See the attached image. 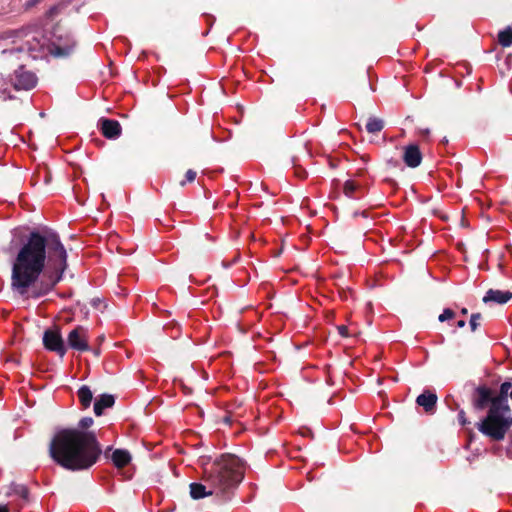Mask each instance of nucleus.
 <instances>
[{"mask_svg":"<svg viewBox=\"0 0 512 512\" xmlns=\"http://www.w3.org/2000/svg\"><path fill=\"white\" fill-rule=\"evenodd\" d=\"M111 460L117 469H122L130 464L132 456L128 450L115 449L111 454Z\"/></svg>","mask_w":512,"mask_h":512,"instance_id":"15","label":"nucleus"},{"mask_svg":"<svg viewBox=\"0 0 512 512\" xmlns=\"http://www.w3.org/2000/svg\"><path fill=\"white\" fill-rule=\"evenodd\" d=\"M512 388V382L505 381L501 384L499 393L496 395V403L501 405H509L508 404V394L509 390Z\"/></svg>","mask_w":512,"mask_h":512,"instance_id":"19","label":"nucleus"},{"mask_svg":"<svg viewBox=\"0 0 512 512\" xmlns=\"http://www.w3.org/2000/svg\"><path fill=\"white\" fill-rule=\"evenodd\" d=\"M404 163L411 168H416L421 164L422 153L417 145H408L403 154Z\"/></svg>","mask_w":512,"mask_h":512,"instance_id":"12","label":"nucleus"},{"mask_svg":"<svg viewBox=\"0 0 512 512\" xmlns=\"http://www.w3.org/2000/svg\"><path fill=\"white\" fill-rule=\"evenodd\" d=\"M88 340V330L81 325L72 329L67 336L68 347L78 352H87L90 350Z\"/></svg>","mask_w":512,"mask_h":512,"instance_id":"7","label":"nucleus"},{"mask_svg":"<svg viewBox=\"0 0 512 512\" xmlns=\"http://www.w3.org/2000/svg\"><path fill=\"white\" fill-rule=\"evenodd\" d=\"M12 84L16 90H30L37 84L36 75L20 66L14 71V75L11 79Z\"/></svg>","mask_w":512,"mask_h":512,"instance_id":"9","label":"nucleus"},{"mask_svg":"<svg viewBox=\"0 0 512 512\" xmlns=\"http://www.w3.org/2000/svg\"><path fill=\"white\" fill-rule=\"evenodd\" d=\"M43 345L47 350L57 353L60 357H63L67 352L59 328L45 330L43 334Z\"/></svg>","mask_w":512,"mask_h":512,"instance_id":"8","label":"nucleus"},{"mask_svg":"<svg viewBox=\"0 0 512 512\" xmlns=\"http://www.w3.org/2000/svg\"><path fill=\"white\" fill-rule=\"evenodd\" d=\"M445 403L447 404V406L450 410L459 409V404L455 402L453 396H451V395H448L445 397Z\"/></svg>","mask_w":512,"mask_h":512,"instance_id":"27","label":"nucleus"},{"mask_svg":"<svg viewBox=\"0 0 512 512\" xmlns=\"http://www.w3.org/2000/svg\"><path fill=\"white\" fill-rule=\"evenodd\" d=\"M10 489L11 493L19 495L24 500H28L29 490L25 485L13 483Z\"/></svg>","mask_w":512,"mask_h":512,"instance_id":"21","label":"nucleus"},{"mask_svg":"<svg viewBox=\"0 0 512 512\" xmlns=\"http://www.w3.org/2000/svg\"><path fill=\"white\" fill-rule=\"evenodd\" d=\"M359 188V186L356 184V182L352 181V180H347L345 183H344V187H343V191H344V194L347 196V197H353V194L354 192Z\"/></svg>","mask_w":512,"mask_h":512,"instance_id":"23","label":"nucleus"},{"mask_svg":"<svg viewBox=\"0 0 512 512\" xmlns=\"http://www.w3.org/2000/svg\"><path fill=\"white\" fill-rule=\"evenodd\" d=\"M456 325L458 328H463V327H465L466 322H465V320H459Z\"/></svg>","mask_w":512,"mask_h":512,"instance_id":"36","label":"nucleus"},{"mask_svg":"<svg viewBox=\"0 0 512 512\" xmlns=\"http://www.w3.org/2000/svg\"><path fill=\"white\" fill-rule=\"evenodd\" d=\"M76 47L75 41L69 37L59 35L55 40L48 44V53L55 58H66L70 56Z\"/></svg>","mask_w":512,"mask_h":512,"instance_id":"6","label":"nucleus"},{"mask_svg":"<svg viewBox=\"0 0 512 512\" xmlns=\"http://www.w3.org/2000/svg\"><path fill=\"white\" fill-rule=\"evenodd\" d=\"M337 330H338V333H339L342 337H348V336H349L347 326H345V325H339V326H337Z\"/></svg>","mask_w":512,"mask_h":512,"instance_id":"29","label":"nucleus"},{"mask_svg":"<svg viewBox=\"0 0 512 512\" xmlns=\"http://www.w3.org/2000/svg\"><path fill=\"white\" fill-rule=\"evenodd\" d=\"M190 496L194 500H199L207 496L215 494V489H212L207 485L193 482L189 485Z\"/></svg>","mask_w":512,"mask_h":512,"instance_id":"14","label":"nucleus"},{"mask_svg":"<svg viewBox=\"0 0 512 512\" xmlns=\"http://www.w3.org/2000/svg\"><path fill=\"white\" fill-rule=\"evenodd\" d=\"M223 422H224L225 424L230 425V424L232 423V417H231L230 415H226V416H224V417H223Z\"/></svg>","mask_w":512,"mask_h":512,"instance_id":"32","label":"nucleus"},{"mask_svg":"<svg viewBox=\"0 0 512 512\" xmlns=\"http://www.w3.org/2000/svg\"><path fill=\"white\" fill-rule=\"evenodd\" d=\"M384 128V121L377 117H370L366 124L367 132L376 134Z\"/></svg>","mask_w":512,"mask_h":512,"instance_id":"20","label":"nucleus"},{"mask_svg":"<svg viewBox=\"0 0 512 512\" xmlns=\"http://www.w3.org/2000/svg\"><path fill=\"white\" fill-rule=\"evenodd\" d=\"M438 397L435 392L431 390H424L416 398V404L421 406L425 413L433 415L436 412Z\"/></svg>","mask_w":512,"mask_h":512,"instance_id":"11","label":"nucleus"},{"mask_svg":"<svg viewBox=\"0 0 512 512\" xmlns=\"http://www.w3.org/2000/svg\"><path fill=\"white\" fill-rule=\"evenodd\" d=\"M455 312L450 308H445L443 312L439 315L438 320L440 322H444L455 317Z\"/></svg>","mask_w":512,"mask_h":512,"instance_id":"26","label":"nucleus"},{"mask_svg":"<svg viewBox=\"0 0 512 512\" xmlns=\"http://www.w3.org/2000/svg\"><path fill=\"white\" fill-rule=\"evenodd\" d=\"M243 478L244 463L234 454H221L211 464L203 465L202 479L224 499H229Z\"/></svg>","mask_w":512,"mask_h":512,"instance_id":"3","label":"nucleus"},{"mask_svg":"<svg viewBox=\"0 0 512 512\" xmlns=\"http://www.w3.org/2000/svg\"><path fill=\"white\" fill-rule=\"evenodd\" d=\"M468 313V310L466 308H463L461 310V314L466 315Z\"/></svg>","mask_w":512,"mask_h":512,"instance_id":"38","label":"nucleus"},{"mask_svg":"<svg viewBox=\"0 0 512 512\" xmlns=\"http://www.w3.org/2000/svg\"><path fill=\"white\" fill-rule=\"evenodd\" d=\"M94 354L99 355V350L98 349L94 350Z\"/></svg>","mask_w":512,"mask_h":512,"instance_id":"39","label":"nucleus"},{"mask_svg":"<svg viewBox=\"0 0 512 512\" xmlns=\"http://www.w3.org/2000/svg\"><path fill=\"white\" fill-rule=\"evenodd\" d=\"M197 173L196 171L189 169L185 173V180L180 181V186L184 187L186 183H192L196 179Z\"/></svg>","mask_w":512,"mask_h":512,"instance_id":"25","label":"nucleus"},{"mask_svg":"<svg viewBox=\"0 0 512 512\" xmlns=\"http://www.w3.org/2000/svg\"><path fill=\"white\" fill-rule=\"evenodd\" d=\"M496 395L487 385L477 386L471 395L472 408L476 412H481L486 408L494 406Z\"/></svg>","mask_w":512,"mask_h":512,"instance_id":"5","label":"nucleus"},{"mask_svg":"<svg viewBox=\"0 0 512 512\" xmlns=\"http://www.w3.org/2000/svg\"><path fill=\"white\" fill-rule=\"evenodd\" d=\"M93 418L84 417L78 428L59 430L49 445V455L62 468L70 471L88 470L99 460L102 449L93 431H85Z\"/></svg>","mask_w":512,"mask_h":512,"instance_id":"2","label":"nucleus"},{"mask_svg":"<svg viewBox=\"0 0 512 512\" xmlns=\"http://www.w3.org/2000/svg\"><path fill=\"white\" fill-rule=\"evenodd\" d=\"M510 412L509 405L494 403V406L488 409L486 417L476 423V427L482 434L492 440L501 441L512 427Z\"/></svg>","mask_w":512,"mask_h":512,"instance_id":"4","label":"nucleus"},{"mask_svg":"<svg viewBox=\"0 0 512 512\" xmlns=\"http://www.w3.org/2000/svg\"><path fill=\"white\" fill-rule=\"evenodd\" d=\"M0 512H10L8 505H0Z\"/></svg>","mask_w":512,"mask_h":512,"instance_id":"35","label":"nucleus"},{"mask_svg":"<svg viewBox=\"0 0 512 512\" xmlns=\"http://www.w3.org/2000/svg\"><path fill=\"white\" fill-rule=\"evenodd\" d=\"M512 299V292L489 289L483 297V302H495L497 304H505Z\"/></svg>","mask_w":512,"mask_h":512,"instance_id":"13","label":"nucleus"},{"mask_svg":"<svg viewBox=\"0 0 512 512\" xmlns=\"http://www.w3.org/2000/svg\"><path fill=\"white\" fill-rule=\"evenodd\" d=\"M497 44L503 48L512 46V34H497Z\"/></svg>","mask_w":512,"mask_h":512,"instance_id":"22","label":"nucleus"},{"mask_svg":"<svg viewBox=\"0 0 512 512\" xmlns=\"http://www.w3.org/2000/svg\"><path fill=\"white\" fill-rule=\"evenodd\" d=\"M499 32H505V33L512 32V27L510 25H507L506 27L501 29Z\"/></svg>","mask_w":512,"mask_h":512,"instance_id":"34","label":"nucleus"},{"mask_svg":"<svg viewBox=\"0 0 512 512\" xmlns=\"http://www.w3.org/2000/svg\"><path fill=\"white\" fill-rule=\"evenodd\" d=\"M67 251L59 235L32 231L12 263L11 289L25 299H39L50 293L68 268Z\"/></svg>","mask_w":512,"mask_h":512,"instance_id":"1","label":"nucleus"},{"mask_svg":"<svg viewBox=\"0 0 512 512\" xmlns=\"http://www.w3.org/2000/svg\"><path fill=\"white\" fill-rule=\"evenodd\" d=\"M508 397H510L512 399V389H511L510 393L508 394Z\"/></svg>","mask_w":512,"mask_h":512,"instance_id":"40","label":"nucleus"},{"mask_svg":"<svg viewBox=\"0 0 512 512\" xmlns=\"http://www.w3.org/2000/svg\"><path fill=\"white\" fill-rule=\"evenodd\" d=\"M77 395L84 409L90 407L93 399V394L91 389L87 385L81 386L77 392Z\"/></svg>","mask_w":512,"mask_h":512,"instance_id":"18","label":"nucleus"},{"mask_svg":"<svg viewBox=\"0 0 512 512\" xmlns=\"http://www.w3.org/2000/svg\"><path fill=\"white\" fill-rule=\"evenodd\" d=\"M114 40L120 41L124 44L129 43V40L125 36H119V37L115 38Z\"/></svg>","mask_w":512,"mask_h":512,"instance_id":"33","label":"nucleus"},{"mask_svg":"<svg viewBox=\"0 0 512 512\" xmlns=\"http://www.w3.org/2000/svg\"><path fill=\"white\" fill-rule=\"evenodd\" d=\"M300 154L310 158L311 154L306 149H301L300 153L293 154L291 156V164L294 169V174L299 179H305L307 177L306 170L300 164Z\"/></svg>","mask_w":512,"mask_h":512,"instance_id":"17","label":"nucleus"},{"mask_svg":"<svg viewBox=\"0 0 512 512\" xmlns=\"http://www.w3.org/2000/svg\"><path fill=\"white\" fill-rule=\"evenodd\" d=\"M482 320L481 313H473L471 315L469 324L472 332H475L480 325V321Z\"/></svg>","mask_w":512,"mask_h":512,"instance_id":"24","label":"nucleus"},{"mask_svg":"<svg viewBox=\"0 0 512 512\" xmlns=\"http://www.w3.org/2000/svg\"><path fill=\"white\" fill-rule=\"evenodd\" d=\"M58 9H59L58 6L51 7L50 10L47 12V16L53 17L54 15H56L58 13Z\"/></svg>","mask_w":512,"mask_h":512,"instance_id":"30","label":"nucleus"},{"mask_svg":"<svg viewBox=\"0 0 512 512\" xmlns=\"http://www.w3.org/2000/svg\"><path fill=\"white\" fill-rule=\"evenodd\" d=\"M42 0H28L25 4L26 8H31L36 4L40 3Z\"/></svg>","mask_w":512,"mask_h":512,"instance_id":"31","label":"nucleus"},{"mask_svg":"<svg viewBox=\"0 0 512 512\" xmlns=\"http://www.w3.org/2000/svg\"><path fill=\"white\" fill-rule=\"evenodd\" d=\"M104 339V336L99 337V341H102Z\"/></svg>","mask_w":512,"mask_h":512,"instance_id":"41","label":"nucleus"},{"mask_svg":"<svg viewBox=\"0 0 512 512\" xmlns=\"http://www.w3.org/2000/svg\"><path fill=\"white\" fill-rule=\"evenodd\" d=\"M45 183H49L50 181V175L47 173V175L45 176V179H44Z\"/></svg>","mask_w":512,"mask_h":512,"instance_id":"37","label":"nucleus"},{"mask_svg":"<svg viewBox=\"0 0 512 512\" xmlns=\"http://www.w3.org/2000/svg\"><path fill=\"white\" fill-rule=\"evenodd\" d=\"M458 421L461 426H466L470 424V421L466 417V413L463 409H460L458 412Z\"/></svg>","mask_w":512,"mask_h":512,"instance_id":"28","label":"nucleus"},{"mask_svg":"<svg viewBox=\"0 0 512 512\" xmlns=\"http://www.w3.org/2000/svg\"><path fill=\"white\" fill-rule=\"evenodd\" d=\"M98 128L102 135L107 139H116L122 133L120 123L114 119L100 118L98 121Z\"/></svg>","mask_w":512,"mask_h":512,"instance_id":"10","label":"nucleus"},{"mask_svg":"<svg viewBox=\"0 0 512 512\" xmlns=\"http://www.w3.org/2000/svg\"><path fill=\"white\" fill-rule=\"evenodd\" d=\"M115 403V398L110 394L100 395L94 403V413L96 416H101L106 408H111Z\"/></svg>","mask_w":512,"mask_h":512,"instance_id":"16","label":"nucleus"}]
</instances>
